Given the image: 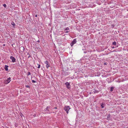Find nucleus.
<instances>
[{
	"mask_svg": "<svg viewBox=\"0 0 128 128\" xmlns=\"http://www.w3.org/2000/svg\"><path fill=\"white\" fill-rule=\"evenodd\" d=\"M3 45L4 46H5V45H4V44H3Z\"/></svg>",
	"mask_w": 128,
	"mask_h": 128,
	"instance_id": "cd10ccee",
	"label": "nucleus"
},
{
	"mask_svg": "<svg viewBox=\"0 0 128 128\" xmlns=\"http://www.w3.org/2000/svg\"><path fill=\"white\" fill-rule=\"evenodd\" d=\"M38 68H39L40 67V64H38Z\"/></svg>",
	"mask_w": 128,
	"mask_h": 128,
	"instance_id": "f3484780",
	"label": "nucleus"
},
{
	"mask_svg": "<svg viewBox=\"0 0 128 128\" xmlns=\"http://www.w3.org/2000/svg\"><path fill=\"white\" fill-rule=\"evenodd\" d=\"M99 91L98 90H95L94 91V93H97Z\"/></svg>",
	"mask_w": 128,
	"mask_h": 128,
	"instance_id": "f8f14e48",
	"label": "nucleus"
},
{
	"mask_svg": "<svg viewBox=\"0 0 128 128\" xmlns=\"http://www.w3.org/2000/svg\"><path fill=\"white\" fill-rule=\"evenodd\" d=\"M112 44L113 45H114L116 46V43L115 41L114 42H112Z\"/></svg>",
	"mask_w": 128,
	"mask_h": 128,
	"instance_id": "9b49d317",
	"label": "nucleus"
},
{
	"mask_svg": "<svg viewBox=\"0 0 128 128\" xmlns=\"http://www.w3.org/2000/svg\"><path fill=\"white\" fill-rule=\"evenodd\" d=\"M4 69L6 71H8V66L7 65H5V66Z\"/></svg>",
	"mask_w": 128,
	"mask_h": 128,
	"instance_id": "1a4fd4ad",
	"label": "nucleus"
},
{
	"mask_svg": "<svg viewBox=\"0 0 128 128\" xmlns=\"http://www.w3.org/2000/svg\"><path fill=\"white\" fill-rule=\"evenodd\" d=\"M101 106L102 108H103L104 107V104L102 103L101 104Z\"/></svg>",
	"mask_w": 128,
	"mask_h": 128,
	"instance_id": "9d476101",
	"label": "nucleus"
},
{
	"mask_svg": "<svg viewBox=\"0 0 128 128\" xmlns=\"http://www.w3.org/2000/svg\"><path fill=\"white\" fill-rule=\"evenodd\" d=\"M11 24L13 26H15V24L14 22H12L11 23Z\"/></svg>",
	"mask_w": 128,
	"mask_h": 128,
	"instance_id": "4468645a",
	"label": "nucleus"
},
{
	"mask_svg": "<svg viewBox=\"0 0 128 128\" xmlns=\"http://www.w3.org/2000/svg\"><path fill=\"white\" fill-rule=\"evenodd\" d=\"M45 64H46V68H48L50 66V64L47 61H46L44 62Z\"/></svg>",
	"mask_w": 128,
	"mask_h": 128,
	"instance_id": "7ed1b4c3",
	"label": "nucleus"
},
{
	"mask_svg": "<svg viewBox=\"0 0 128 128\" xmlns=\"http://www.w3.org/2000/svg\"><path fill=\"white\" fill-rule=\"evenodd\" d=\"M76 42V39H74L72 42L70 44V45L72 46L73 45L75 44Z\"/></svg>",
	"mask_w": 128,
	"mask_h": 128,
	"instance_id": "20e7f679",
	"label": "nucleus"
},
{
	"mask_svg": "<svg viewBox=\"0 0 128 128\" xmlns=\"http://www.w3.org/2000/svg\"><path fill=\"white\" fill-rule=\"evenodd\" d=\"M32 82L33 83H35L36 82L34 80H32Z\"/></svg>",
	"mask_w": 128,
	"mask_h": 128,
	"instance_id": "a211bd4d",
	"label": "nucleus"
},
{
	"mask_svg": "<svg viewBox=\"0 0 128 128\" xmlns=\"http://www.w3.org/2000/svg\"><path fill=\"white\" fill-rule=\"evenodd\" d=\"M106 64V63H104V64Z\"/></svg>",
	"mask_w": 128,
	"mask_h": 128,
	"instance_id": "393cba45",
	"label": "nucleus"
},
{
	"mask_svg": "<svg viewBox=\"0 0 128 128\" xmlns=\"http://www.w3.org/2000/svg\"><path fill=\"white\" fill-rule=\"evenodd\" d=\"M11 81V78L9 77L6 80H5L4 81V83L6 84H7L9 83Z\"/></svg>",
	"mask_w": 128,
	"mask_h": 128,
	"instance_id": "f03ea898",
	"label": "nucleus"
},
{
	"mask_svg": "<svg viewBox=\"0 0 128 128\" xmlns=\"http://www.w3.org/2000/svg\"><path fill=\"white\" fill-rule=\"evenodd\" d=\"M3 6L5 7V8H6V4H4L3 5Z\"/></svg>",
	"mask_w": 128,
	"mask_h": 128,
	"instance_id": "dca6fc26",
	"label": "nucleus"
},
{
	"mask_svg": "<svg viewBox=\"0 0 128 128\" xmlns=\"http://www.w3.org/2000/svg\"><path fill=\"white\" fill-rule=\"evenodd\" d=\"M3 45L4 46H5V45H4V44H3Z\"/></svg>",
	"mask_w": 128,
	"mask_h": 128,
	"instance_id": "bb28decb",
	"label": "nucleus"
},
{
	"mask_svg": "<svg viewBox=\"0 0 128 128\" xmlns=\"http://www.w3.org/2000/svg\"><path fill=\"white\" fill-rule=\"evenodd\" d=\"M26 86L27 88H30V86L28 85H26Z\"/></svg>",
	"mask_w": 128,
	"mask_h": 128,
	"instance_id": "6ab92c4d",
	"label": "nucleus"
},
{
	"mask_svg": "<svg viewBox=\"0 0 128 128\" xmlns=\"http://www.w3.org/2000/svg\"><path fill=\"white\" fill-rule=\"evenodd\" d=\"M116 47H112V48H115Z\"/></svg>",
	"mask_w": 128,
	"mask_h": 128,
	"instance_id": "4be33fe9",
	"label": "nucleus"
},
{
	"mask_svg": "<svg viewBox=\"0 0 128 128\" xmlns=\"http://www.w3.org/2000/svg\"><path fill=\"white\" fill-rule=\"evenodd\" d=\"M70 31L69 28L68 27L66 28L64 30V32L65 33H68Z\"/></svg>",
	"mask_w": 128,
	"mask_h": 128,
	"instance_id": "0eeeda50",
	"label": "nucleus"
},
{
	"mask_svg": "<svg viewBox=\"0 0 128 128\" xmlns=\"http://www.w3.org/2000/svg\"><path fill=\"white\" fill-rule=\"evenodd\" d=\"M30 75V72H28V75Z\"/></svg>",
	"mask_w": 128,
	"mask_h": 128,
	"instance_id": "aec40b11",
	"label": "nucleus"
},
{
	"mask_svg": "<svg viewBox=\"0 0 128 128\" xmlns=\"http://www.w3.org/2000/svg\"><path fill=\"white\" fill-rule=\"evenodd\" d=\"M65 85H66V87H67V88L68 89H69V88H70V83L67 82H66L65 84Z\"/></svg>",
	"mask_w": 128,
	"mask_h": 128,
	"instance_id": "39448f33",
	"label": "nucleus"
},
{
	"mask_svg": "<svg viewBox=\"0 0 128 128\" xmlns=\"http://www.w3.org/2000/svg\"><path fill=\"white\" fill-rule=\"evenodd\" d=\"M70 108L69 106H65L64 108V110L66 112L67 114H68V111L70 109Z\"/></svg>",
	"mask_w": 128,
	"mask_h": 128,
	"instance_id": "f257e3e1",
	"label": "nucleus"
},
{
	"mask_svg": "<svg viewBox=\"0 0 128 128\" xmlns=\"http://www.w3.org/2000/svg\"><path fill=\"white\" fill-rule=\"evenodd\" d=\"M20 50L22 52H23L24 50V48L23 46H21L20 48Z\"/></svg>",
	"mask_w": 128,
	"mask_h": 128,
	"instance_id": "6e6552de",
	"label": "nucleus"
},
{
	"mask_svg": "<svg viewBox=\"0 0 128 128\" xmlns=\"http://www.w3.org/2000/svg\"><path fill=\"white\" fill-rule=\"evenodd\" d=\"M114 88L113 87H111L110 88V90L111 92H112L113 91V90Z\"/></svg>",
	"mask_w": 128,
	"mask_h": 128,
	"instance_id": "ddd939ff",
	"label": "nucleus"
},
{
	"mask_svg": "<svg viewBox=\"0 0 128 128\" xmlns=\"http://www.w3.org/2000/svg\"><path fill=\"white\" fill-rule=\"evenodd\" d=\"M49 108V107L47 106L46 108L45 109H46V110H48V111H49V110L48 109V108Z\"/></svg>",
	"mask_w": 128,
	"mask_h": 128,
	"instance_id": "2eb2a0df",
	"label": "nucleus"
},
{
	"mask_svg": "<svg viewBox=\"0 0 128 128\" xmlns=\"http://www.w3.org/2000/svg\"><path fill=\"white\" fill-rule=\"evenodd\" d=\"M3 45L4 46H5V45H4V44H3Z\"/></svg>",
	"mask_w": 128,
	"mask_h": 128,
	"instance_id": "a878e982",
	"label": "nucleus"
},
{
	"mask_svg": "<svg viewBox=\"0 0 128 128\" xmlns=\"http://www.w3.org/2000/svg\"><path fill=\"white\" fill-rule=\"evenodd\" d=\"M38 42H40V41L39 40H38Z\"/></svg>",
	"mask_w": 128,
	"mask_h": 128,
	"instance_id": "b1692460",
	"label": "nucleus"
},
{
	"mask_svg": "<svg viewBox=\"0 0 128 128\" xmlns=\"http://www.w3.org/2000/svg\"><path fill=\"white\" fill-rule=\"evenodd\" d=\"M54 108L55 109H57V107H55Z\"/></svg>",
	"mask_w": 128,
	"mask_h": 128,
	"instance_id": "5701e85b",
	"label": "nucleus"
},
{
	"mask_svg": "<svg viewBox=\"0 0 128 128\" xmlns=\"http://www.w3.org/2000/svg\"><path fill=\"white\" fill-rule=\"evenodd\" d=\"M10 58L12 60V62H15L16 59L14 57L11 56L10 57Z\"/></svg>",
	"mask_w": 128,
	"mask_h": 128,
	"instance_id": "423d86ee",
	"label": "nucleus"
},
{
	"mask_svg": "<svg viewBox=\"0 0 128 128\" xmlns=\"http://www.w3.org/2000/svg\"><path fill=\"white\" fill-rule=\"evenodd\" d=\"M35 16V17H37V15H36H36Z\"/></svg>",
	"mask_w": 128,
	"mask_h": 128,
	"instance_id": "412c9836",
	"label": "nucleus"
}]
</instances>
